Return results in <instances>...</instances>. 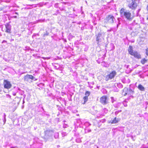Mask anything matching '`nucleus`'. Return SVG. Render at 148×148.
Instances as JSON below:
<instances>
[{
	"instance_id": "obj_1",
	"label": "nucleus",
	"mask_w": 148,
	"mask_h": 148,
	"mask_svg": "<svg viewBox=\"0 0 148 148\" xmlns=\"http://www.w3.org/2000/svg\"><path fill=\"white\" fill-rule=\"evenodd\" d=\"M120 15L121 17H124L130 21L132 18L131 17V14L128 11L122 8L120 11Z\"/></svg>"
},
{
	"instance_id": "obj_2",
	"label": "nucleus",
	"mask_w": 148,
	"mask_h": 148,
	"mask_svg": "<svg viewBox=\"0 0 148 148\" xmlns=\"http://www.w3.org/2000/svg\"><path fill=\"white\" fill-rule=\"evenodd\" d=\"M37 79H36L35 77L32 75L27 74L24 77V80L29 83L32 82V80L36 81Z\"/></svg>"
},
{
	"instance_id": "obj_3",
	"label": "nucleus",
	"mask_w": 148,
	"mask_h": 148,
	"mask_svg": "<svg viewBox=\"0 0 148 148\" xmlns=\"http://www.w3.org/2000/svg\"><path fill=\"white\" fill-rule=\"evenodd\" d=\"M116 74V72L115 71H112L109 74L104 76L105 79L106 81L113 78Z\"/></svg>"
},
{
	"instance_id": "obj_4",
	"label": "nucleus",
	"mask_w": 148,
	"mask_h": 148,
	"mask_svg": "<svg viewBox=\"0 0 148 148\" xmlns=\"http://www.w3.org/2000/svg\"><path fill=\"white\" fill-rule=\"evenodd\" d=\"M134 93V91L130 88H125L123 90L122 95L126 96L128 95L129 96H131Z\"/></svg>"
},
{
	"instance_id": "obj_5",
	"label": "nucleus",
	"mask_w": 148,
	"mask_h": 148,
	"mask_svg": "<svg viewBox=\"0 0 148 148\" xmlns=\"http://www.w3.org/2000/svg\"><path fill=\"white\" fill-rule=\"evenodd\" d=\"M136 1H137L136 0H131L130 1L128 4V7L131 9H135L137 5Z\"/></svg>"
},
{
	"instance_id": "obj_6",
	"label": "nucleus",
	"mask_w": 148,
	"mask_h": 148,
	"mask_svg": "<svg viewBox=\"0 0 148 148\" xmlns=\"http://www.w3.org/2000/svg\"><path fill=\"white\" fill-rule=\"evenodd\" d=\"M106 20L108 23L112 24L114 22L115 19L113 16L110 15L106 17Z\"/></svg>"
},
{
	"instance_id": "obj_7",
	"label": "nucleus",
	"mask_w": 148,
	"mask_h": 148,
	"mask_svg": "<svg viewBox=\"0 0 148 148\" xmlns=\"http://www.w3.org/2000/svg\"><path fill=\"white\" fill-rule=\"evenodd\" d=\"M3 84L4 88L6 89H9L12 86V85L10 82L7 80H4Z\"/></svg>"
},
{
	"instance_id": "obj_8",
	"label": "nucleus",
	"mask_w": 148,
	"mask_h": 148,
	"mask_svg": "<svg viewBox=\"0 0 148 148\" xmlns=\"http://www.w3.org/2000/svg\"><path fill=\"white\" fill-rule=\"evenodd\" d=\"M45 136L48 138L49 137L51 136H52L53 133H54L53 131L51 130H47L45 131Z\"/></svg>"
},
{
	"instance_id": "obj_9",
	"label": "nucleus",
	"mask_w": 148,
	"mask_h": 148,
	"mask_svg": "<svg viewBox=\"0 0 148 148\" xmlns=\"http://www.w3.org/2000/svg\"><path fill=\"white\" fill-rule=\"evenodd\" d=\"M100 102L101 103L104 105L107 104L108 101L107 97L104 96L101 97L100 99Z\"/></svg>"
},
{
	"instance_id": "obj_10",
	"label": "nucleus",
	"mask_w": 148,
	"mask_h": 148,
	"mask_svg": "<svg viewBox=\"0 0 148 148\" xmlns=\"http://www.w3.org/2000/svg\"><path fill=\"white\" fill-rule=\"evenodd\" d=\"M6 29L5 32L8 33H10L11 30V25L8 23H6L5 25Z\"/></svg>"
},
{
	"instance_id": "obj_11",
	"label": "nucleus",
	"mask_w": 148,
	"mask_h": 148,
	"mask_svg": "<svg viewBox=\"0 0 148 148\" xmlns=\"http://www.w3.org/2000/svg\"><path fill=\"white\" fill-rule=\"evenodd\" d=\"M131 55L135 57L138 59L141 58L140 54L136 51H134V52Z\"/></svg>"
},
{
	"instance_id": "obj_12",
	"label": "nucleus",
	"mask_w": 148,
	"mask_h": 148,
	"mask_svg": "<svg viewBox=\"0 0 148 148\" xmlns=\"http://www.w3.org/2000/svg\"><path fill=\"white\" fill-rule=\"evenodd\" d=\"M120 120V119L118 118H116V117L114 118L113 119L111 120L110 121L109 123L112 124L116 123H117Z\"/></svg>"
},
{
	"instance_id": "obj_13",
	"label": "nucleus",
	"mask_w": 148,
	"mask_h": 148,
	"mask_svg": "<svg viewBox=\"0 0 148 148\" xmlns=\"http://www.w3.org/2000/svg\"><path fill=\"white\" fill-rule=\"evenodd\" d=\"M96 41L97 42V43L98 44L100 42L101 39V34L99 33L96 36Z\"/></svg>"
},
{
	"instance_id": "obj_14",
	"label": "nucleus",
	"mask_w": 148,
	"mask_h": 148,
	"mask_svg": "<svg viewBox=\"0 0 148 148\" xmlns=\"http://www.w3.org/2000/svg\"><path fill=\"white\" fill-rule=\"evenodd\" d=\"M20 100V98L18 97H16L14 100V101H16V102H15L14 103L17 105H18L19 104Z\"/></svg>"
},
{
	"instance_id": "obj_15",
	"label": "nucleus",
	"mask_w": 148,
	"mask_h": 148,
	"mask_svg": "<svg viewBox=\"0 0 148 148\" xmlns=\"http://www.w3.org/2000/svg\"><path fill=\"white\" fill-rule=\"evenodd\" d=\"M128 51L129 53L131 55L134 52V51L133 50L132 47V46H130L129 47Z\"/></svg>"
},
{
	"instance_id": "obj_16",
	"label": "nucleus",
	"mask_w": 148,
	"mask_h": 148,
	"mask_svg": "<svg viewBox=\"0 0 148 148\" xmlns=\"http://www.w3.org/2000/svg\"><path fill=\"white\" fill-rule=\"evenodd\" d=\"M138 88L141 91H144L145 90V88L141 84H139L138 86Z\"/></svg>"
},
{
	"instance_id": "obj_17",
	"label": "nucleus",
	"mask_w": 148,
	"mask_h": 148,
	"mask_svg": "<svg viewBox=\"0 0 148 148\" xmlns=\"http://www.w3.org/2000/svg\"><path fill=\"white\" fill-rule=\"evenodd\" d=\"M147 60L144 58L141 61V62L143 64H144L147 61Z\"/></svg>"
},
{
	"instance_id": "obj_18",
	"label": "nucleus",
	"mask_w": 148,
	"mask_h": 148,
	"mask_svg": "<svg viewBox=\"0 0 148 148\" xmlns=\"http://www.w3.org/2000/svg\"><path fill=\"white\" fill-rule=\"evenodd\" d=\"M88 97L87 96H85L83 98V99L84 100V102L83 103V104H84L88 100Z\"/></svg>"
},
{
	"instance_id": "obj_19",
	"label": "nucleus",
	"mask_w": 148,
	"mask_h": 148,
	"mask_svg": "<svg viewBox=\"0 0 148 148\" xmlns=\"http://www.w3.org/2000/svg\"><path fill=\"white\" fill-rule=\"evenodd\" d=\"M90 92L89 91H87L86 92L85 95H86L85 96H87V97H88L90 95Z\"/></svg>"
},
{
	"instance_id": "obj_20",
	"label": "nucleus",
	"mask_w": 148,
	"mask_h": 148,
	"mask_svg": "<svg viewBox=\"0 0 148 148\" xmlns=\"http://www.w3.org/2000/svg\"><path fill=\"white\" fill-rule=\"evenodd\" d=\"M119 22H118V23L117 25V27H118L119 26L120 24L121 23L120 22V21H119V18H118L117 19Z\"/></svg>"
},
{
	"instance_id": "obj_21",
	"label": "nucleus",
	"mask_w": 148,
	"mask_h": 148,
	"mask_svg": "<svg viewBox=\"0 0 148 148\" xmlns=\"http://www.w3.org/2000/svg\"><path fill=\"white\" fill-rule=\"evenodd\" d=\"M146 54L147 56H148V48H147L146 50Z\"/></svg>"
},
{
	"instance_id": "obj_22",
	"label": "nucleus",
	"mask_w": 148,
	"mask_h": 148,
	"mask_svg": "<svg viewBox=\"0 0 148 148\" xmlns=\"http://www.w3.org/2000/svg\"><path fill=\"white\" fill-rule=\"evenodd\" d=\"M121 110H120V111H116L115 112V114L116 115L118 114V113L120 112H121Z\"/></svg>"
},
{
	"instance_id": "obj_23",
	"label": "nucleus",
	"mask_w": 148,
	"mask_h": 148,
	"mask_svg": "<svg viewBox=\"0 0 148 148\" xmlns=\"http://www.w3.org/2000/svg\"><path fill=\"white\" fill-rule=\"evenodd\" d=\"M49 33L47 32H46V34H44V36H48L49 35Z\"/></svg>"
},
{
	"instance_id": "obj_24",
	"label": "nucleus",
	"mask_w": 148,
	"mask_h": 148,
	"mask_svg": "<svg viewBox=\"0 0 148 148\" xmlns=\"http://www.w3.org/2000/svg\"><path fill=\"white\" fill-rule=\"evenodd\" d=\"M13 95L14 96H15L16 95V93H13Z\"/></svg>"
},
{
	"instance_id": "obj_25",
	"label": "nucleus",
	"mask_w": 148,
	"mask_h": 148,
	"mask_svg": "<svg viewBox=\"0 0 148 148\" xmlns=\"http://www.w3.org/2000/svg\"><path fill=\"white\" fill-rule=\"evenodd\" d=\"M6 42V40H3L2 42V43H3L4 42Z\"/></svg>"
},
{
	"instance_id": "obj_26",
	"label": "nucleus",
	"mask_w": 148,
	"mask_h": 148,
	"mask_svg": "<svg viewBox=\"0 0 148 148\" xmlns=\"http://www.w3.org/2000/svg\"><path fill=\"white\" fill-rule=\"evenodd\" d=\"M8 97L10 98L11 96L10 95H8Z\"/></svg>"
},
{
	"instance_id": "obj_27",
	"label": "nucleus",
	"mask_w": 148,
	"mask_h": 148,
	"mask_svg": "<svg viewBox=\"0 0 148 148\" xmlns=\"http://www.w3.org/2000/svg\"><path fill=\"white\" fill-rule=\"evenodd\" d=\"M5 115L4 114V119H5Z\"/></svg>"
},
{
	"instance_id": "obj_28",
	"label": "nucleus",
	"mask_w": 148,
	"mask_h": 148,
	"mask_svg": "<svg viewBox=\"0 0 148 148\" xmlns=\"http://www.w3.org/2000/svg\"><path fill=\"white\" fill-rule=\"evenodd\" d=\"M16 17H17V16H14V18H16Z\"/></svg>"
},
{
	"instance_id": "obj_29",
	"label": "nucleus",
	"mask_w": 148,
	"mask_h": 148,
	"mask_svg": "<svg viewBox=\"0 0 148 148\" xmlns=\"http://www.w3.org/2000/svg\"><path fill=\"white\" fill-rule=\"evenodd\" d=\"M15 14H18V13H17V12H16V13H15Z\"/></svg>"
}]
</instances>
